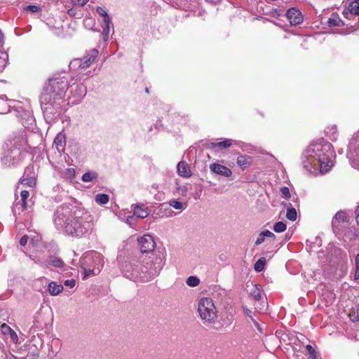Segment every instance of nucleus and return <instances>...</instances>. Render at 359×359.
Masks as SVG:
<instances>
[{
	"label": "nucleus",
	"instance_id": "nucleus-58",
	"mask_svg": "<svg viewBox=\"0 0 359 359\" xmlns=\"http://www.w3.org/2000/svg\"><path fill=\"white\" fill-rule=\"evenodd\" d=\"M68 13H69V15H72L73 14L72 10H69L68 11Z\"/></svg>",
	"mask_w": 359,
	"mask_h": 359
},
{
	"label": "nucleus",
	"instance_id": "nucleus-4",
	"mask_svg": "<svg viewBox=\"0 0 359 359\" xmlns=\"http://www.w3.org/2000/svg\"><path fill=\"white\" fill-rule=\"evenodd\" d=\"M80 264L84 271L83 279H85L90 275H97L104 265V260L100 253L91 251L86 253L81 258Z\"/></svg>",
	"mask_w": 359,
	"mask_h": 359
},
{
	"label": "nucleus",
	"instance_id": "nucleus-10",
	"mask_svg": "<svg viewBox=\"0 0 359 359\" xmlns=\"http://www.w3.org/2000/svg\"><path fill=\"white\" fill-rule=\"evenodd\" d=\"M98 54V50L93 48L90 50L83 58L76 59L74 60V62L78 65L80 68L86 69L95 62Z\"/></svg>",
	"mask_w": 359,
	"mask_h": 359
},
{
	"label": "nucleus",
	"instance_id": "nucleus-55",
	"mask_svg": "<svg viewBox=\"0 0 359 359\" xmlns=\"http://www.w3.org/2000/svg\"><path fill=\"white\" fill-rule=\"evenodd\" d=\"M245 315L249 317V318L252 320V318H254L252 316V311L250 310L246 309L245 311Z\"/></svg>",
	"mask_w": 359,
	"mask_h": 359
},
{
	"label": "nucleus",
	"instance_id": "nucleus-36",
	"mask_svg": "<svg viewBox=\"0 0 359 359\" xmlns=\"http://www.w3.org/2000/svg\"><path fill=\"white\" fill-rule=\"evenodd\" d=\"M273 229L276 233L283 232L286 229V224L283 222H278L273 225Z\"/></svg>",
	"mask_w": 359,
	"mask_h": 359
},
{
	"label": "nucleus",
	"instance_id": "nucleus-17",
	"mask_svg": "<svg viewBox=\"0 0 359 359\" xmlns=\"http://www.w3.org/2000/svg\"><path fill=\"white\" fill-rule=\"evenodd\" d=\"M177 172L178 174L183 177L188 178L191 175L190 168L185 161H180L178 163Z\"/></svg>",
	"mask_w": 359,
	"mask_h": 359
},
{
	"label": "nucleus",
	"instance_id": "nucleus-25",
	"mask_svg": "<svg viewBox=\"0 0 359 359\" xmlns=\"http://www.w3.org/2000/svg\"><path fill=\"white\" fill-rule=\"evenodd\" d=\"M346 221V213L343 211L337 212L332 221V225L333 229L335 227H337V225L340 222H344Z\"/></svg>",
	"mask_w": 359,
	"mask_h": 359
},
{
	"label": "nucleus",
	"instance_id": "nucleus-22",
	"mask_svg": "<svg viewBox=\"0 0 359 359\" xmlns=\"http://www.w3.org/2000/svg\"><path fill=\"white\" fill-rule=\"evenodd\" d=\"M134 215L139 218H146L149 215V212L144 205H136L133 208Z\"/></svg>",
	"mask_w": 359,
	"mask_h": 359
},
{
	"label": "nucleus",
	"instance_id": "nucleus-50",
	"mask_svg": "<svg viewBox=\"0 0 359 359\" xmlns=\"http://www.w3.org/2000/svg\"><path fill=\"white\" fill-rule=\"evenodd\" d=\"M28 241V236L25 235L20 240V244L22 246L25 245Z\"/></svg>",
	"mask_w": 359,
	"mask_h": 359
},
{
	"label": "nucleus",
	"instance_id": "nucleus-30",
	"mask_svg": "<svg viewBox=\"0 0 359 359\" xmlns=\"http://www.w3.org/2000/svg\"><path fill=\"white\" fill-rule=\"evenodd\" d=\"M8 55L6 52L0 53V72H2L8 62Z\"/></svg>",
	"mask_w": 359,
	"mask_h": 359
},
{
	"label": "nucleus",
	"instance_id": "nucleus-40",
	"mask_svg": "<svg viewBox=\"0 0 359 359\" xmlns=\"http://www.w3.org/2000/svg\"><path fill=\"white\" fill-rule=\"evenodd\" d=\"M341 20L338 18H331L327 20V24L330 27L340 26Z\"/></svg>",
	"mask_w": 359,
	"mask_h": 359
},
{
	"label": "nucleus",
	"instance_id": "nucleus-42",
	"mask_svg": "<svg viewBox=\"0 0 359 359\" xmlns=\"http://www.w3.org/2000/svg\"><path fill=\"white\" fill-rule=\"evenodd\" d=\"M306 348L307 351L309 352V353L310 354V357L312 359H316V351H315L314 348H313V346L310 344H308V345H306Z\"/></svg>",
	"mask_w": 359,
	"mask_h": 359
},
{
	"label": "nucleus",
	"instance_id": "nucleus-32",
	"mask_svg": "<svg viewBox=\"0 0 359 359\" xmlns=\"http://www.w3.org/2000/svg\"><path fill=\"white\" fill-rule=\"evenodd\" d=\"M168 203L170 206L176 210H184L187 208V205L185 203H182V202L176 200H170Z\"/></svg>",
	"mask_w": 359,
	"mask_h": 359
},
{
	"label": "nucleus",
	"instance_id": "nucleus-18",
	"mask_svg": "<svg viewBox=\"0 0 359 359\" xmlns=\"http://www.w3.org/2000/svg\"><path fill=\"white\" fill-rule=\"evenodd\" d=\"M54 144L59 152L63 151L66 144L65 135L62 133H58L55 137Z\"/></svg>",
	"mask_w": 359,
	"mask_h": 359
},
{
	"label": "nucleus",
	"instance_id": "nucleus-1",
	"mask_svg": "<svg viewBox=\"0 0 359 359\" xmlns=\"http://www.w3.org/2000/svg\"><path fill=\"white\" fill-rule=\"evenodd\" d=\"M53 222L57 229L75 238L86 236L93 229L91 215L72 204L59 206L55 212Z\"/></svg>",
	"mask_w": 359,
	"mask_h": 359
},
{
	"label": "nucleus",
	"instance_id": "nucleus-49",
	"mask_svg": "<svg viewBox=\"0 0 359 359\" xmlns=\"http://www.w3.org/2000/svg\"><path fill=\"white\" fill-rule=\"evenodd\" d=\"M262 232H263L264 237L272 238L273 239H275V238H276V236L274 235V233L269 230H265V231H263Z\"/></svg>",
	"mask_w": 359,
	"mask_h": 359
},
{
	"label": "nucleus",
	"instance_id": "nucleus-7",
	"mask_svg": "<svg viewBox=\"0 0 359 359\" xmlns=\"http://www.w3.org/2000/svg\"><path fill=\"white\" fill-rule=\"evenodd\" d=\"M141 262V268L142 267V272L144 273H150L151 270H155L156 273L150 274L148 278V281L157 276L164 266V262L161 256H156L153 254L149 256L142 255L140 257Z\"/></svg>",
	"mask_w": 359,
	"mask_h": 359
},
{
	"label": "nucleus",
	"instance_id": "nucleus-6",
	"mask_svg": "<svg viewBox=\"0 0 359 359\" xmlns=\"http://www.w3.org/2000/svg\"><path fill=\"white\" fill-rule=\"evenodd\" d=\"M197 311L204 324H213L217 318V311L213 300L203 297L198 301Z\"/></svg>",
	"mask_w": 359,
	"mask_h": 359
},
{
	"label": "nucleus",
	"instance_id": "nucleus-27",
	"mask_svg": "<svg viewBox=\"0 0 359 359\" xmlns=\"http://www.w3.org/2000/svg\"><path fill=\"white\" fill-rule=\"evenodd\" d=\"M349 318L351 321L359 323V303L352 307L351 313H349Z\"/></svg>",
	"mask_w": 359,
	"mask_h": 359
},
{
	"label": "nucleus",
	"instance_id": "nucleus-51",
	"mask_svg": "<svg viewBox=\"0 0 359 359\" xmlns=\"http://www.w3.org/2000/svg\"><path fill=\"white\" fill-rule=\"evenodd\" d=\"M78 5L83 6L89 0H74Z\"/></svg>",
	"mask_w": 359,
	"mask_h": 359
},
{
	"label": "nucleus",
	"instance_id": "nucleus-53",
	"mask_svg": "<svg viewBox=\"0 0 359 359\" xmlns=\"http://www.w3.org/2000/svg\"><path fill=\"white\" fill-rule=\"evenodd\" d=\"M353 278L355 280H358L359 278V268H355L353 273Z\"/></svg>",
	"mask_w": 359,
	"mask_h": 359
},
{
	"label": "nucleus",
	"instance_id": "nucleus-16",
	"mask_svg": "<svg viewBox=\"0 0 359 359\" xmlns=\"http://www.w3.org/2000/svg\"><path fill=\"white\" fill-rule=\"evenodd\" d=\"M29 193L28 191L23 190L21 191V193H20L21 201L17 203L15 205V206L13 209V212L14 213H16L17 209H18V210L21 209V210H24L27 208V199L29 197Z\"/></svg>",
	"mask_w": 359,
	"mask_h": 359
},
{
	"label": "nucleus",
	"instance_id": "nucleus-47",
	"mask_svg": "<svg viewBox=\"0 0 359 359\" xmlns=\"http://www.w3.org/2000/svg\"><path fill=\"white\" fill-rule=\"evenodd\" d=\"M265 240V237L263 234V232L262 231L259 235H258V237L255 241V245H259L260 244H262Z\"/></svg>",
	"mask_w": 359,
	"mask_h": 359
},
{
	"label": "nucleus",
	"instance_id": "nucleus-29",
	"mask_svg": "<svg viewBox=\"0 0 359 359\" xmlns=\"http://www.w3.org/2000/svg\"><path fill=\"white\" fill-rule=\"evenodd\" d=\"M250 297L256 302H259L262 299V292L258 285H256L250 292Z\"/></svg>",
	"mask_w": 359,
	"mask_h": 359
},
{
	"label": "nucleus",
	"instance_id": "nucleus-43",
	"mask_svg": "<svg viewBox=\"0 0 359 359\" xmlns=\"http://www.w3.org/2000/svg\"><path fill=\"white\" fill-rule=\"evenodd\" d=\"M96 11L97 12L98 14L102 16L104 19H106L107 17H109L106 10L100 6H98L97 8Z\"/></svg>",
	"mask_w": 359,
	"mask_h": 359
},
{
	"label": "nucleus",
	"instance_id": "nucleus-11",
	"mask_svg": "<svg viewBox=\"0 0 359 359\" xmlns=\"http://www.w3.org/2000/svg\"><path fill=\"white\" fill-rule=\"evenodd\" d=\"M142 253H149L152 252L156 246V243L151 235L145 234L137 239Z\"/></svg>",
	"mask_w": 359,
	"mask_h": 359
},
{
	"label": "nucleus",
	"instance_id": "nucleus-60",
	"mask_svg": "<svg viewBox=\"0 0 359 359\" xmlns=\"http://www.w3.org/2000/svg\"><path fill=\"white\" fill-rule=\"evenodd\" d=\"M145 91H146L147 93H149V88H146Z\"/></svg>",
	"mask_w": 359,
	"mask_h": 359
},
{
	"label": "nucleus",
	"instance_id": "nucleus-21",
	"mask_svg": "<svg viewBox=\"0 0 359 359\" xmlns=\"http://www.w3.org/2000/svg\"><path fill=\"white\" fill-rule=\"evenodd\" d=\"M347 10L352 14H359V0H347Z\"/></svg>",
	"mask_w": 359,
	"mask_h": 359
},
{
	"label": "nucleus",
	"instance_id": "nucleus-57",
	"mask_svg": "<svg viewBox=\"0 0 359 359\" xmlns=\"http://www.w3.org/2000/svg\"><path fill=\"white\" fill-rule=\"evenodd\" d=\"M18 140H17L16 138H15V139L13 140V141H14V144H16L18 143Z\"/></svg>",
	"mask_w": 359,
	"mask_h": 359
},
{
	"label": "nucleus",
	"instance_id": "nucleus-12",
	"mask_svg": "<svg viewBox=\"0 0 359 359\" xmlns=\"http://www.w3.org/2000/svg\"><path fill=\"white\" fill-rule=\"evenodd\" d=\"M328 250H330L328 259L330 262L337 264L346 260V254L341 248L330 245Z\"/></svg>",
	"mask_w": 359,
	"mask_h": 359
},
{
	"label": "nucleus",
	"instance_id": "nucleus-2",
	"mask_svg": "<svg viewBox=\"0 0 359 359\" xmlns=\"http://www.w3.org/2000/svg\"><path fill=\"white\" fill-rule=\"evenodd\" d=\"M67 88L68 80L65 76L55 75L48 79L40 97L41 109L47 118L59 113Z\"/></svg>",
	"mask_w": 359,
	"mask_h": 359
},
{
	"label": "nucleus",
	"instance_id": "nucleus-3",
	"mask_svg": "<svg viewBox=\"0 0 359 359\" xmlns=\"http://www.w3.org/2000/svg\"><path fill=\"white\" fill-rule=\"evenodd\" d=\"M333 155L332 144L319 140L311 144L303 154L304 168L311 173H316L318 170L325 173L333 166L331 157Z\"/></svg>",
	"mask_w": 359,
	"mask_h": 359
},
{
	"label": "nucleus",
	"instance_id": "nucleus-56",
	"mask_svg": "<svg viewBox=\"0 0 359 359\" xmlns=\"http://www.w3.org/2000/svg\"><path fill=\"white\" fill-rule=\"evenodd\" d=\"M355 219H356V222L358 223V224L359 225V206L357 208L356 210H355Z\"/></svg>",
	"mask_w": 359,
	"mask_h": 359
},
{
	"label": "nucleus",
	"instance_id": "nucleus-13",
	"mask_svg": "<svg viewBox=\"0 0 359 359\" xmlns=\"http://www.w3.org/2000/svg\"><path fill=\"white\" fill-rule=\"evenodd\" d=\"M33 166H28L25 168L23 176L20 179L21 184L29 187H34L36 184L35 174Z\"/></svg>",
	"mask_w": 359,
	"mask_h": 359
},
{
	"label": "nucleus",
	"instance_id": "nucleus-31",
	"mask_svg": "<svg viewBox=\"0 0 359 359\" xmlns=\"http://www.w3.org/2000/svg\"><path fill=\"white\" fill-rule=\"evenodd\" d=\"M186 283L189 287H196L200 284V279L197 276H191L187 278Z\"/></svg>",
	"mask_w": 359,
	"mask_h": 359
},
{
	"label": "nucleus",
	"instance_id": "nucleus-38",
	"mask_svg": "<svg viewBox=\"0 0 359 359\" xmlns=\"http://www.w3.org/2000/svg\"><path fill=\"white\" fill-rule=\"evenodd\" d=\"M97 175L93 172H88L83 175L82 176V180L85 182H91L94 178H95Z\"/></svg>",
	"mask_w": 359,
	"mask_h": 359
},
{
	"label": "nucleus",
	"instance_id": "nucleus-5",
	"mask_svg": "<svg viewBox=\"0 0 359 359\" xmlns=\"http://www.w3.org/2000/svg\"><path fill=\"white\" fill-rule=\"evenodd\" d=\"M123 273L126 278L134 282L147 283L149 275L156 273L155 270H151L150 273H144L140 257L134 259L131 262L126 263L123 266Z\"/></svg>",
	"mask_w": 359,
	"mask_h": 359
},
{
	"label": "nucleus",
	"instance_id": "nucleus-39",
	"mask_svg": "<svg viewBox=\"0 0 359 359\" xmlns=\"http://www.w3.org/2000/svg\"><path fill=\"white\" fill-rule=\"evenodd\" d=\"M75 175V170L74 168H69L65 170V172L64 173V177L67 180H72L74 177Z\"/></svg>",
	"mask_w": 359,
	"mask_h": 359
},
{
	"label": "nucleus",
	"instance_id": "nucleus-41",
	"mask_svg": "<svg viewBox=\"0 0 359 359\" xmlns=\"http://www.w3.org/2000/svg\"><path fill=\"white\" fill-rule=\"evenodd\" d=\"M252 323H253L254 326L257 329V330L260 333L264 332V324H262V325L259 324V322L255 318H252Z\"/></svg>",
	"mask_w": 359,
	"mask_h": 359
},
{
	"label": "nucleus",
	"instance_id": "nucleus-8",
	"mask_svg": "<svg viewBox=\"0 0 359 359\" xmlns=\"http://www.w3.org/2000/svg\"><path fill=\"white\" fill-rule=\"evenodd\" d=\"M22 159V151L19 147H11L5 151L1 158V163L6 167L18 164Z\"/></svg>",
	"mask_w": 359,
	"mask_h": 359
},
{
	"label": "nucleus",
	"instance_id": "nucleus-33",
	"mask_svg": "<svg viewBox=\"0 0 359 359\" xmlns=\"http://www.w3.org/2000/svg\"><path fill=\"white\" fill-rule=\"evenodd\" d=\"M95 201L100 205L106 204L109 201V196L104 194H97L95 196Z\"/></svg>",
	"mask_w": 359,
	"mask_h": 359
},
{
	"label": "nucleus",
	"instance_id": "nucleus-44",
	"mask_svg": "<svg viewBox=\"0 0 359 359\" xmlns=\"http://www.w3.org/2000/svg\"><path fill=\"white\" fill-rule=\"evenodd\" d=\"M177 190L180 194H181L183 196H187L188 189L185 186H178L177 188Z\"/></svg>",
	"mask_w": 359,
	"mask_h": 359
},
{
	"label": "nucleus",
	"instance_id": "nucleus-45",
	"mask_svg": "<svg viewBox=\"0 0 359 359\" xmlns=\"http://www.w3.org/2000/svg\"><path fill=\"white\" fill-rule=\"evenodd\" d=\"M280 193L283 195V196H284L286 198H290V190L286 187H282L280 189Z\"/></svg>",
	"mask_w": 359,
	"mask_h": 359
},
{
	"label": "nucleus",
	"instance_id": "nucleus-52",
	"mask_svg": "<svg viewBox=\"0 0 359 359\" xmlns=\"http://www.w3.org/2000/svg\"><path fill=\"white\" fill-rule=\"evenodd\" d=\"M109 34V32H102V39L104 41H107L108 40Z\"/></svg>",
	"mask_w": 359,
	"mask_h": 359
},
{
	"label": "nucleus",
	"instance_id": "nucleus-48",
	"mask_svg": "<svg viewBox=\"0 0 359 359\" xmlns=\"http://www.w3.org/2000/svg\"><path fill=\"white\" fill-rule=\"evenodd\" d=\"M64 285L67 287H69L70 288H72L75 286L76 285V281L74 279H70V280H66L65 282H64Z\"/></svg>",
	"mask_w": 359,
	"mask_h": 359
},
{
	"label": "nucleus",
	"instance_id": "nucleus-54",
	"mask_svg": "<svg viewBox=\"0 0 359 359\" xmlns=\"http://www.w3.org/2000/svg\"><path fill=\"white\" fill-rule=\"evenodd\" d=\"M355 268H359V254L355 257Z\"/></svg>",
	"mask_w": 359,
	"mask_h": 359
},
{
	"label": "nucleus",
	"instance_id": "nucleus-14",
	"mask_svg": "<svg viewBox=\"0 0 359 359\" xmlns=\"http://www.w3.org/2000/svg\"><path fill=\"white\" fill-rule=\"evenodd\" d=\"M287 16L290 24L296 25L303 21V17L300 11L295 8H290L287 11Z\"/></svg>",
	"mask_w": 359,
	"mask_h": 359
},
{
	"label": "nucleus",
	"instance_id": "nucleus-24",
	"mask_svg": "<svg viewBox=\"0 0 359 359\" xmlns=\"http://www.w3.org/2000/svg\"><path fill=\"white\" fill-rule=\"evenodd\" d=\"M62 290L63 286L60 284H57L53 281L48 284V292L53 296L57 295Z\"/></svg>",
	"mask_w": 359,
	"mask_h": 359
},
{
	"label": "nucleus",
	"instance_id": "nucleus-15",
	"mask_svg": "<svg viewBox=\"0 0 359 359\" xmlns=\"http://www.w3.org/2000/svg\"><path fill=\"white\" fill-rule=\"evenodd\" d=\"M210 170L214 173L226 177H229L232 175V171L229 168L218 163L211 164L210 165Z\"/></svg>",
	"mask_w": 359,
	"mask_h": 359
},
{
	"label": "nucleus",
	"instance_id": "nucleus-28",
	"mask_svg": "<svg viewBox=\"0 0 359 359\" xmlns=\"http://www.w3.org/2000/svg\"><path fill=\"white\" fill-rule=\"evenodd\" d=\"M286 217L290 221H295L297 219V211L292 206L291 203H289V206H287Z\"/></svg>",
	"mask_w": 359,
	"mask_h": 359
},
{
	"label": "nucleus",
	"instance_id": "nucleus-26",
	"mask_svg": "<svg viewBox=\"0 0 359 359\" xmlns=\"http://www.w3.org/2000/svg\"><path fill=\"white\" fill-rule=\"evenodd\" d=\"M237 163L244 169L250 165L251 158L245 155L239 156L237 158Z\"/></svg>",
	"mask_w": 359,
	"mask_h": 359
},
{
	"label": "nucleus",
	"instance_id": "nucleus-9",
	"mask_svg": "<svg viewBox=\"0 0 359 359\" xmlns=\"http://www.w3.org/2000/svg\"><path fill=\"white\" fill-rule=\"evenodd\" d=\"M71 95L69 97L72 104H79L83 98L86 96L87 88L83 83H73L70 84L68 83Z\"/></svg>",
	"mask_w": 359,
	"mask_h": 359
},
{
	"label": "nucleus",
	"instance_id": "nucleus-19",
	"mask_svg": "<svg viewBox=\"0 0 359 359\" xmlns=\"http://www.w3.org/2000/svg\"><path fill=\"white\" fill-rule=\"evenodd\" d=\"M233 140L231 139H226L224 141L219 142H210L208 144V148L215 149V147H219L220 149H224L230 147L232 145Z\"/></svg>",
	"mask_w": 359,
	"mask_h": 359
},
{
	"label": "nucleus",
	"instance_id": "nucleus-23",
	"mask_svg": "<svg viewBox=\"0 0 359 359\" xmlns=\"http://www.w3.org/2000/svg\"><path fill=\"white\" fill-rule=\"evenodd\" d=\"M1 332L4 334H9L13 341L16 342L18 341V335L15 332L12 330L8 325L3 324L1 326Z\"/></svg>",
	"mask_w": 359,
	"mask_h": 359
},
{
	"label": "nucleus",
	"instance_id": "nucleus-20",
	"mask_svg": "<svg viewBox=\"0 0 359 359\" xmlns=\"http://www.w3.org/2000/svg\"><path fill=\"white\" fill-rule=\"evenodd\" d=\"M35 263L40 264L41 265H43V263L40 262L39 260L35 261ZM48 264L52 265L57 268H61L63 266V262L62 261L55 257H50L46 262V263H44L45 266H47Z\"/></svg>",
	"mask_w": 359,
	"mask_h": 359
},
{
	"label": "nucleus",
	"instance_id": "nucleus-59",
	"mask_svg": "<svg viewBox=\"0 0 359 359\" xmlns=\"http://www.w3.org/2000/svg\"><path fill=\"white\" fill-rule=\"evenodd\" d=\"M356 235L355 233H353V237H351L350 238L352 239L353 238H355Z\"/></svg>",
	"mask_w": 359,
	"mask_h": 359
},
{
	"label": "nucleus",
	"instance_id": "nucleus-37",
	"mask_svg": "<svg viewBox=\"0 0 359 359\" xmlns=\"http://www.w3.org/2000/svg\"><path fill=\"white\" fill-rule=\"evenodd\" d=\"M112 25V22L110 17L103 19L102 32H110V28Z\"/></svg>",
	"mask_w": 359,
	"mask_h": 359
},
{
	"label": "nucleus",
	"instance_id": "nucleus-34",
	"mask_svg": "<svg viewBox=\"0 0 359 359\" xmlns=\"http://www.w3.org/2000/svg\"><path fill=\"white\" fill-rule=\"evenodd\" d=\"M265 264H266V259L264 257H261L255 264V266H254L255 270L257 272L262 271L264 268Z\"/></svg>",
	"mask_w": 359,
	"mask_h": 359
},
{
	"label": "nucleus",
	"instance_id": "nucleus-46",
	"mask_svg": "<svg viewBox=\"0 0 359 359\" xmlns=\"http://www.w3.org/2000/svg\"><path fill=\"white\" fill-rule=\"evenodd\" d=\"M40 8L35 5H29L25 8L26 11H31L32 13H36L39 11Z\"/></svg>",
	"mask_w": 359,
	"mask_h": 359
},
{
	"label": "nucleus",
	"instance_id": "nucleus-35",
	"mask_svg": "<svg viewBox=\"0 0 359 359\" xmlns=\"http://www.w3.org/2000/svg\"><path fill=\"white\" fill-rule=\"evenodd\" d=\"M10 106L8 104L6 100L2 97H0V114H6L9 111Z\"/></svg>",
	"mask_w": 359,
	"mask_h": 359
}]
</instances>
